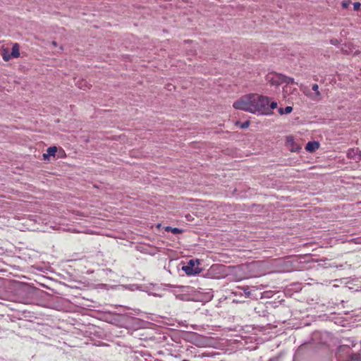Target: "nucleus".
<instances>
[{"label":"nucleus","instance_id":"f257e3e1","mask_svg":"<svg viewBox=\"0 0 361 361\" xmlns=\"http://www.w3.org/2000/svg\"><path fill=\"white\" fill-rule=\"evenodd\" d=\"M277 106L276 102L270 101L267 97L250 94V113L270 115L273 113L272 110L276 109Z\"/></svg>","mask_w":361,"mask_h":361},{"label":"nucleus","instance_id":"f03ea898","mask_svg":"<svg viewBox=\"0 0 361 361\" xmlns=\"http://www.w3.org/2000/svg\"><path fill=\"white\" fill-rule=\"evenodd\" d=\"M284 75L279 73H272L267 75V80L272 85L278 86L283 83Z\"/></svg>","mask_w":361,"mask_h":361},{"label":"nucleus","instance_id":"7ed1b4c3","mask_svg":"<svg viewBox=\"0 0 361 361\" xmlns=\"http://www.w3.org/2000/svg\"><path fill=\"white\" fill-rule=\"evenodd\" d=\"M195 265L194 261L191 259L186 266L183 267V270L189 276L198 274L200 273L201 269L198 267H195Z\"/></svg>","mask_w":361,"mask_h":361},{"label":"nucleus","instance_id":"20e7f679","mask_svg":"<svg viewBox=\"0 0 361 361\" xmlns=\"http://www.w3.org/2000/svg\"><path fill=\"white\" fill-rule=\"evenodd\" d=\"M233 107L245 111H248V97L244 96L240 100L233 103Z\"/></svg>","mask_w":361,"mask_h":361},{"label":"nucleus","instance_id":"39448f33","mask_svg":"<svg viewBox=\"0 0 361 361\" xmlns=\"http://www.w3.org/2000/svg\"><path fill=\"white\" fill-rule=\"evenodd\" d=\"M57 152V147L55 146L49 147L47 150V153L43 154L44 159H48L49 157L53 156L54 157L56 153Z\"/></svg>","mask_w":361,"mask_h":361},{"label":"nucleus","instance_id":"423d86ee","mask_svg":"<svg viewBox=\"0 0 361 361\" xmlns=\"http://www.w3.org/2000/svg\"><path fill=\"white\" fill-rule=\"evenodd\" d=\"M319 147V144L317 142H309L306 145L305 149L308 152H314Z\"/></svg>","mask_w":361,"mask_h":361},{"label":"nucleus","instance_id":"0eeeda50","mask_svg":"<svg viewBox=\"0 0 361 361\" xmlns=\"http://www.w3.org/2000/svg\"><path fill=\"white\" fill-rule=\"evenodd\" d=\"M11 55L12 56V57H14V58L19 57L20 52H19V45H18V44L16 43V44H14L13 45L12 51L11 52Z\"/></svg>","mask_w":361,"mask_h":361},{"label":"nucleus","instance_id":"6e6552de","mask_svg":"<svg viewBox=\"0 0 361 361\" xmlns=\"http://www.w3.org/2000/svg\"><path fill=\"white\" fill-rule=\"evenodd\" d=\"M312 89L313 91L315 92V96L314 97V99L316 100H319L321 99L322 97H321V93L319 91V86L317 84H314L312 87Z\"/></svg>","mask_w":361,"mask_h":361},{"label":"nucleus","instance_id":"1a4fd4ad","mask_svg":"<svg viewBox=\"0 0 361 361\" xmlns=\"http://www.w3.org/2000/svg\"><path fill=\"white\" fill-rule=\"evenodd\" d=\"M292 111H293V107H292V106H286L285 109H283V108H279V109H278V111H279V113L281 115H283V114H290V113H291V112H292Z\"/></svg>","mask_w":361,"mask_h":361},{"label":"nucleus","instance_id":"9d476101","mask_svg":"<svg viewBox=\"0 0 361 361\" xmlns=\"http://www.w3.org/2000/svg\"><path fill=\"white\" fill-rule=\"evenodd\" d=\"M77 85L80 89L86 90L90 88V85L83 80L78 81Z\"/></svg>","mask_w":361,"mask_h":361},{"label":"nucleus","instance_id":"9b49d317","mask_svg":"<svg viewBox=\"0 0 361 361\" xmlns=\"http://www.w3.org/2000/svg\"><path fill=\"white\" fill-rule=\"evenodd\" d=\"M2 57L5 61H8L12 56L11 55V53L8 52V51L4 49L2 52Z\"/></svg>","mask_w":361,"mask_h":361},{"label":"nucleus","instance_id":"f8f14e48","mask_svg":"<svg viewBox=\"0 0 361 361\" xmlns=\"http://www.w3.org/2000/svg\"><path fill=\"white\" fill-rule=\"evenodd\" d=\"M166 231H171L173 234H178L182 232V230L179 229L178 228H171L170 226H167L166 228Z\"/></svg>","mask_w":361,"mask_h":361},{"label":"nucleus","instance_id":"ddd939ff","mask_svg":"<svg viewBox=\"0 0 361 361\" xmlns=\"http://www.w3.org/2000/svg\"><path fill=\"white\" fill-rule=\"evenodd\" d=\"M262 263L259 262H252L250 263V270L253 271L255 268L261 266Z\"/></svg>","mask_w":361,"mask_h":361},{"label":"nucleus","instance_id":"4468645a","mask_svg":"<svg viewBox=\"0 0 361 361\" xmlns=\"http://www.w3.org/2000/svg\"><path fill=\"white\" fill-rule=\"evenodd\" d=\"M283 80V82L287 83V84L295 82L294 79L293 78L287 77L286 75H284V78Z\"/></svg>","mask_w":361,"mask_h":361},{"label":"nucleus","instance_id":"2eb2a0df","mask_svg":"<svg viewBox=\"0 0 361 361\" xmlns=\"http://www.w3.org/2000/svg\"><path fill=\"white\" fill-rule=\"evenodd\" d=\"M350 1H343L342 2V6L343 8H347L349 5L350 4Z\"/></svg>","mask_w":361,"mask_h":361},{"label":"nucleus","instance_id":"dca6fc26","mask_svg":"<svg viewBox=\"0 0 361 361\" xmlns=\"http://www.w3.org/2000/svg\"><path fill=\"white\" fill-rule=\"evenodd\" d=\"M360 8V4L359 2H355L353 4V8L355 11H358Z\"/></svg>","mask_w":361,"mask_h":361},{"label":"nucleus","instance_id":"f3484780","mask_svg":"<svg viewBox=\"0 0 361 361\" xmlns=\"http://www.w3.org/2000/svg\"><path fill=\"white\" fill-rule=\"evenodd\" d=\"M264 274V271H261L257 272L255 274H253L252 275H250V277H257V276H259V275H262Z\"/></svg>","mask_w":361,"mask_h":361},{"label":"nucleus","instance_id":"a211bd4d","mask_svg":"<svg viewBox=\"0 0 361 361\" xmlns=\"http://www.w3.org/2000/svg\"><path fill=\"white\" fill-rule=\"evenodd\" d=\"M351 361H360V357L359 355H355L352 357Z\"/></svg>","mask_w":361,"mask_h":361},{"label":"nucleus","instance_id":"6ab92c4d","mask_svg":"<svg viewBox=\"0 0 361 361\" xmlns=\"http://www.w3.org/2000/svg\"><path fill=\"white\" fill-rule=\"evenodd\" d=\"M248 127V121H245L244 123H243L240 126L241 128H245Z\"/></svg>","mask_w":361,"mask_h":361},{"label":"nucleus","instance_id":"aec40b11","mask_svg":"<svg viewBox=\"0 0 361 361\" xmlns=\"http://www.w3.org/2000/svg\"><path fill=\"white\" fill-rule=\"evenodd\" d=\"M355 154V151L351 150L348 153V155L349 157H353Z\"/></svg>","mask_w":361,"mask_h":361},{"label":"nucleus","instance_id":"412c9836","mask_svg":"<svg viewBox=\"0 0 361 361\" xmlns=\"http://www.w3.org/2000/svg\"><path fill=\"white\" fill-rule=\"evenodd\" d=\"M331 43L333 44H337V40L336 39L331 40Z\"/></svg>","mask_w":361,"mask_h":361},{"label":"nucleus","instance_id":"4be33fe9","mask_svg":"<svg viewBox=\"0 0 361 361\" xmlns=\"http://www.w3.org/2000/svg\"><path fill=\"white\" fill-rule=\"evenodd\" d=\"M52 44H53L54 46H56V42H53Z\"/></svg>","mask_w":361,"mask_h":361},{"label":"nucleus","instance_id":"5701e85b","mask_svg":"<svg viewBox=\"0 0 361 361\" xmlns=\"http://www.w3.org/2000/svg\"><path fill=\"white\" fill-rule=\"evenodd\" d=\"M359 160H361V154H359Z\"/></svg>","mask_w":361,"mask_h":361},{"label":"nucleus","instance_id":"b1692460","mask_svg":"<svg viewBox=\"0 0 361 361\" xmlns=\"http://www.w3.org/2000/svg\"><path fill=\"white\" fill-rule=\"evenodd\" d=\"M183 361H189V360H183Z\"/></svg>","mask_w":361,"mask_h":361}]
</instances>
